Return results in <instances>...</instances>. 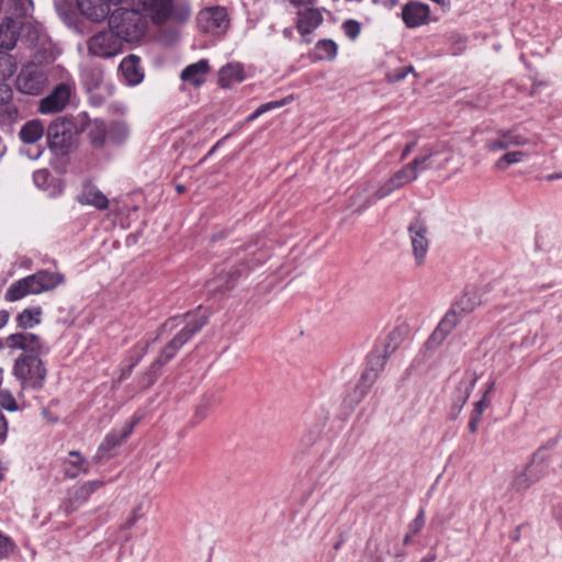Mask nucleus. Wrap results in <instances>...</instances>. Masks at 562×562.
<instances>
[{"mask_svg": "<svg viewBox=\"0 0 562 562\" xmlns=\"http://www.w3.org/2000/svg\"><path fill=\"white\" fill-rule=\"evenodd\" d=\"M442 150L438 146H424L418 156L394 172L390 179L378 189L372 184H368L362 191L358 192V194L353 196L352 205L356 206V212L362 213L378 200H381L390 195L393 191L415 181L418 178V175L427 169L445 168L450 157H447L441 164H434V158Z\"/></svg>", "mask_w": 562, "mask_h": 562, "instance_id": "1", "label": "nucleus"}, {"mask_svg": "<svg viewBox=\"0 0 562 562\" xmlns=\"http://www.w3.org/2000/svg\"><path fill=\"white\" fill-rule=\"evenodd\" d=\"M173 323H176V326L180 324L184 325L166 345L157 360L153 363L151 369L155 371L173 359L181 347L207 324V316L204 314L198 315L187 313L170 319L165 326Z\"/></svg>", "mask_w": 562, "mask_h": 562, "instance_id": "2", "label": "nucleus"}, {"mask_svg": "<svg viewBox=\"0 0 562 562\" xmlns=\"http://www.w3.org/2000/svg\"><path fill=\"white\" fill-rule=\"evenodd\" d=\"M64 280V276L59 272L41 270L12 283L5 293V299L14 302L29 294L47 292L61 284Z\"/></svg>", "mask_w": 562, "mask_h": 562, "instance_id": "3", "label": "nucleus"}, {"mask_svg": "<svg viewBox=\"0 0 562 562\" xmlns=\"http://www.w3.org/2000/svg\"><path fill=\"white\" fill-rule=\"evenodd\" d=\"M109 27L123 42L132 43L139 41L144 36L147 21L138 10L120 8L110 15Z\"/></svg>", "mask_w": 562, "mask_h": 562, "instance_id": "4", "label": "nucleus"}, {"mask_svg": "<svg viewBox=\"0 0 562 562\" xmlns=\"http://www.w3.org/2000/svg\"><path fill=\"white\" fill-rule=\"evenodd\" d=\"M13 373L23 389H40L46 378L41 357L20 355L14 363Z\"/></svg>", "mask_w": 562, "mask_h": 562, "instance_id": "5", "label": "nucleus"}, {"mask_svg": "<svg viewBox=\"0 0 562 562\" xmlns=\"http://www.w3.org/2000/svg\"><path fill=\"white\" fill-rule=\"evenodd\" d=\"M139 422L138 417L127 423L122 429H113L103 439L98 447L95 453V461L99 463L105 462L115 456V450L120 447L133 432L134 427Z\"/></svg>", "mask_w": 562, "mask_h": 562, "instance_id": "6", "label": "nucleus"}, {"mask_svg": "<svg viewBox=\"0 0 562 562\" xmlns=\"http://www.w3.org/2000/svg\"><path fill=\"white\" fill-rule=\"evenodd\" d=\"M123 43L124 42L120 36L109 29V31H102L94 34L89 38L87 45L89 54L102 58H109L121 53Z\"/></svg>", "mask_w": 562, "mask_h": 562, "instance_id": "7", "label": "nucleus"}, {"mask_svg": "<svg viewBox=\"0 0 562 562\" xmlns=\"http://www.w3.org/2000/svg\"><path fill=\"white\" fill-rule=\"evenodd\" d=\"M4 347L8 348L11 352L21 350L22 355L27 356L35 355L41 357L43 353L47 352V347L45 346L42 338L29 331H21L9 335L4 340Z\"/></svg>", "mask_w": 562, "mask_h": 562, "instance_id": "8", "label": "nucleus"}, {"mask_svg": "<svg viewBox=\"0 0 562 562\" xmlns=\"http://www.w3.org/2000/svg\"><path fill=\"white\" fill-rule=\"evenodd\" d=\"M290 5L295 10L296 27L302 35L310 34L323 22V15L314 8L313 0H290Z\"/></svg>", "mask_w": 562, "mask_h": 562, "instance_id": "9", "label": "nucleus"}, {"mask_svg": "<svg viewBox=\"0 0 562 562\" xmlns=\"http://www.w3.org/2000/svg\"><path fill=\"white\" fill-rule=\"evenodd\" d=\"M46 72L36 65L24 66L16 78V88L24 94L37 95L46 87Z\"/></svg>", "mask_w": 562, "mask_h": 562, "instance_id": "10", "label": "nucleus"}, {"mask_svg": "<svg viewBox=\"0 0 562 562\" xmlns=\"http://www.w3.org/2000/svg\"><path fill=\"white\" fill-rule=\"evenodd\" d=\"M389 353L385 352H373L368 360L366 370L363 371L360 381L356 387L358 393L357 402H360L368 393L370 387L376 381L380 372L384 369Z\"/></svg>", "mask_w": 562, "mask_h": 562, "instance_id": "11", "label": "nucleus"}, {"mask_svg": "<svg viewBox=\"0 0 562 562\" xmlns=\"http://www.w3.org/2000/svg\"><path fill=\"white\" fill-rule=\"evenodd\" d=\"M228 15L224 7L206 8L198 14L199 27L205 33L221 34L228 27Z\"/></svg>", "mask_w": 562, "mask_h": 562, "instance_id": "12", "label": "nucleus"}, {"mask_svg": "<svg viewBox=\"0 0 562 562\" xmlns=\"http://www.w3.org/2000/svg\"><path fill=\"white\" fill-rule=\"evenodd\" d=\"M101 486L102 482L90 481L81 486L69 490L67 497L60 504V510L64 513L66 517H69L81 505H83L89 499V497Z\"/></svg>", "mask_w": 562, "mask_h": 562, "instance_id": "13", "label": "nucleus"}, {"mask_svg": "<svg viewBox=\"0 0 562 562\" xmlns=\"http://www.w3.org/2000/svg\"><path fill=\"white\" fill-rule=\"evenodd\" d=\"M122 0H77L78 9L88 19L99 22L105 19L110 12V5L121 2ZM139 4L151 12V18L155 23L161 24L155 19V12L151 8H147L138 0Z\"/></svg>", "mask_w": 562, "mask_h": 562, "instance_id": "14", "label": "nucleus"}, {"mask_svg": "<svg viewBox=\"0 0 562 562\" xmlns=\"http://www.w3.org/2000/svg\"><path fill=\"white\" fill-rule=\"evenodd\" d=\"M408 235L415 261L422 265L429 248L428 228L423 221L415 220L408 226Z\"/></svg>", "mask_w": 562, "mask_h": 562, "instance_id": "15", "label": "nucleus"}, {"mask_svg": "<svg viewBox=\"0 0 562 562\" xmlns=\"http://www.w3.org/2000/svg\"><path fill=\"white\" fill-rule=\"evenodd\" d=\"M71 95V86L59 83L54 90L40 102V112L50 114L63 111L69 102Z\"/></svg>", "mask_w": 562, "mask_h": 562, "instance_id": "16", "label": "nucleus"}, {"mask_svg": "<svg viewBox=\"0 0 562 562\" xmlns=\"http://www.w3.org/2000/svg\"><path fill=\"white\" fill-rule=\"evenodd\" d=\"M147 8L155 12V19L158 22H166L168 19H175L179 22L186 21L190 11L187 8L173 9L171 0H140Z\"/></svg>", "mask_w": 562, "mask_h": 562, "instance_id": "17", "label": "nucleus"}, {"mask_svg": "<svg viewBox=\"0 0 562 562\" xmlns=\"http://www.w3.org/2000/svg\"><path fill=\"white\" fill-rule=\"evenodd\" d=\"M429 5L419 1H409L403 8L401 16L408 29L419 27L429 23Z\"/></svg>", "mask_w": 562, "mask_h": 562, "instance_id": "18", "label": "nucleus"}, {"mask_svg": "<svg viewBox=\"0 0 562 562\" xmlns=\"http://www.w3.org/2000/svg\"><path fill=\"white\" fill-rule=\"evenodd\" d=\"M530 144V139L515 131H502L498 136L493 139H488L485 143V148L488 151L495 153L499 150H506L510 147L526 146Z\"/></svg>", "mask_w": 562, "mask_h": 562, "instance_id": "19", "label": "nucleus"}, {"mask_svg": "<svg viewBox=\"0 0 562 562\" xmlns=\"http://www.w3.org/2000/svg\"><path fill=\"white\" fill-rule=\"evenodd\" d=\"M544 472L546 467L542 462L533 459L526 468L516 473L512 485L517 491H525L531 484L539 481Z\"/></svg>", "mask_w": 562, "mask_h": 562, "instance_id": "20", "label": "nucleus"}, {"mask_svg": "<svg viewBox=\"0 0 562 562\" xmlns=\"http://www.w3.org/2000/svg\"><path fill=\"white\" fill-rule=\"evenodd\" d=\"M77 201L82 205L93 206L99 211H104L109 207V199L95 186L86 183L83 184Z\"/></svg>", "mask_w": 562, "mask_h": 562, "instance_id": "21", "label": "nucleus"}, {"mask_svg": "<svg viewBox=\"0 0 562 562\" xmlns=\"http://www.w3.org/2000/svg\"><path fill=\"white\" fill-rule=\"evenodd\" d=\"M48 144L52 149H65L70 145L71 134L66 123L55 122L47 130Z\"/></svg>", "mask_w": 562, "mask_h": 562, "instance_id": "22", "label": "nucleus"}, {"mask_svg": "<svg viewBox=\"0 0 562 562\" xmlns=\"http://www.w3.org/2000/svg\"><path fill=\"white\" fill-rule=\"evenodd\" d=\"M22 27V23L19 20L5 19L0 24V48L4 50H11L15 47L19 31Z\"/></svg>", "mask_w": 562, "mask_h": 562, "instance_id": "23", "label": "nucleus"}, {"mask_svg": "<svg viewBox=\"0 0 562 562\" xmlns=\"http://www.w3.org/2000/svg\"><path fill=\"white\" fill-rule=\"evenodd\" d=\"M210 70L209 63L206 59H201L194 64L187 66L180 78L184 82H189L194 87H199L204 83L205 77Z\"/></svg>", "mask_w": 562, "mask_h": 562, "instance_id": "24", "label": "nucleus"}, {"mask_svg": "<svg viewBox=\"0 0 562 562\" xmlns=\"http://www.w3.org/2000/svg\"><path fill=\"white\" fill-rule=\"evenodd\" d=\"M81 131L87 132L90 143L95 148H101L108 135L105 124L100 120H86L81 124Z\"/></svg>", "mask_w": 562, "mask_h": 562, "instance_id": "25", "label": "nucleus"}, {"mask_svg": "<svg viewBox=\"0 0 562 562\" xmlns=\"http://www.w3.org/2000/svg\"><path fill=\"white\" fill-rule=\"evenodd\" d=\"M463 316L452 306L438 324L431 336V340L442 341L445 337L458 325Z\"/></svg>", "mask_w": 562, "mask_h": 562, "instance_id": "26", "label": "nucleus"}, {"mask_svg": "<svg viewBox=\"0 0 562 562\" xmlns=\"http://www.w3.org/2000/svg\"><path fill=\"white\" fill-rule=\"evenodd\" d=\"M244 79V69L240 64H227L218 72V82L223 88L239 83Z\"/></svg>", "mask_w": 562, "mask_h": 562, "instance_id": "27", "label": "nucleus"}, {"mask_svg": "<svg viewBox=\"0 0 562 562\" xmlns=\"http://www.w3.org/2000/svg\"><path fill=\"white\" fill-rule=\"evenodd\" d=\"M120 68L131 85H137L143 79V72L139 67V58L135 55L125 57L120 65Z\"/></svg>", "mask_w": 562, "mask_h": 562, "instance_id": "28", "label": "nucleus"}, {"mask_svg": "<svg viewBox=\"0 0 562 562\" xmlns=\"http://www.w3.org/2000/svg\"><path fill=\"white\" fill-rule=\"evenodd\" d=\"M481 303L480 292L477 290H471L465 292L452 306L464 317L480 306Z\"/></svg>", "mask_w": 562, "mask_h": 562, "instance_id": "29", "label": "nucleus"}, {"mask_svg": "<svg viewBox=\"0 0 562 562\" xmlns=\"http://www.w3.org/2000/svg\"><path fill=\"white\" fill-rule=\"evenodd\" d=\"M42 307L34 306L23 310L16 316L18 326L22 329L33 328L41 323Z\"/></svg>", "mask_w": 562, "mask_h": 562, "instance_id": "30", "label": "nucleus"}, {"mask_svg": "<svg viewBox=\"0 0 562 562\" xmlns=\"http://www.w3.org/2000/svg\"><path fill=\"white\" fill-rule=\"evenodd\" d=\"M44 127L40 121L25 123L20 131V138L25 144H34L42 138Z\"/></svg>", "mask_w": 562, "mask_h": 562, "instance_id": "31", "label": "nucleus"}, {"mask_svg": "<svg viewBox=\"0 0 562 562\" xmlns=\"http://www.w3.org/2000/svg\"><path fill=\"white\" fill-rule=\"evenodd\" d=\"M528 156V153L524 150L507 151L495 161L494 169L504 171L509 166L524 161Z\"/></svg>", "mask_w": 562, "mask_h": 562, "instance_id": "32", "label": "nucleus"}, {"mask_svg": "<svg viewBox=\"0 0 562 562\" xmlns=\"http://www.w3.org/2000/svg\"><path fill=\"white\" fill-rule=\"evenodd\" d=\"M130 126L122 121L113 122L109 128V137L116 144L124 143L130 136Z\"/></svg>", "mask_w": 562, "mask_h": 562, "instance_id": "33", "label": "nucleus"}, {"mask_svg": "<svg viewBox=\"0 0 562 562\" xmlns=\"http://www.w3.org/2000/svg\"><path fill=\"white\" fill-rule=\"evenodd\" d=\"M16 70V61L13 56L0 52V81L10 78Z\"/></svg>", "mask_w": 562, "mask_h": 562, "instance_id": "34", "label": "nucleus"}, {"mask_svg": "<svg viewBox=\"0 0 562 562\" xmlns=\"http://www.w3.org/2000/svg\"><path fill=\"white\" fill-rule=\"evenodd\" d=\"M316 53L319 59H334L337 55V45L331 40H322L316 44Z\"/></svg>", "mask_w": 562, "mask_h": 562, "instance_id": "35", "label": "nucleus"}, {"mask_svg": "<svg viewBox=\"0 0 562 562\" xmlns=\"http://www.w3.org/2000/svg\"><path fill=\"white\" fill-rule=\"evenodd\" d=\"M149 347L148 341L138 342L135 345V347L132 350V358L133 361L128 366V372L132 371V369L142 360V358L147 353Z\"/></svg>", "mask_w": 562, "mask_h": 562, "instance_id": "36", "label": "nucleus"}, {"mask_svg": "<svg viewBox=\"0 0 562 562\" xmlns=\"http://www.w3.org/2000/svg\"><path fill=\"white\" fill-rule=\"evenodd\" d=\"M0 406L10 412H14L18 409L15 398L7 390H0Z\"/></svg>", "mask_w": 562, "mask_h": 562, "instance_id": "37", "label": "nucleus"}, {"mask_svg": "<svg viewBox=\"0 0 562 562\" xmlns=\"http://www.w3.org/2000/svg\"><path fill=\"white\" fill-rule=\"evenodd\" d=\"M294 100L293 95H288L281 100H277V101H270V102H267V103H263L259 106L261 113H267L269 111H272V110H276V109H279L281 106H284L289 103H291L292 101Z\"/></svg>", "mask_w": 562, "mask_h": 562, "instance_id": "38", "label": "nucleus"}, {"mask_svg": "<svg viewBox=\"0 0 562 562\" xmlns=\"http://www.w3.org/2000/svg\"><path fill=\"white\" fill-rule=\"evenodd\" d=\"M69 457L71 458L69 460V463L74 467H76L79 471L87 473L89 470L88 461L78 452V451H70Z\"/></svg>", "mask_w": 562, "mask_h": 562, "instance_id": "39", "label": "nucleus"}, {"mask_svg": "<svg viewBox=\"0 0 562 562\" xmlns=\"http://www.w3.org/2000/svg\"><path fill=\"white\" fill-rule=\"evenodd\" d=\"M103 76L100 70H92L85 74V83L89 90L97 89L102 82Z\"/></svg>", "mask_w": 562, "mask_h": 562, "instance_id": "40", "label": "nucleus"}, {"mask_svg": "<svg viewBox=\"0 0 562 562\" xmlns=\"http://www.w3.org/2000/svg\"><path fill=\"white\" fill-rule=\"evenodd\" d=\"M425 525V512L424 509H420L415 517V519L408 525L407 532L416 536L424 527Z\"/></svg>", "mask_w": 562, "mask_h": 562, "instance_id": "41", "label": "nucleus"}, {"mask_svg": "<svg viewBox=\"0 0 562 562\" xmlns=\"http://www.w3.org/2000/svg\"><path fill=\"white\" fill-rule=\"evenodd\" d=\"M344 31L349 38L355 40L360 33V24L355 20H348L344 23Z\"/></svg>", "mask_w": 562, "mask_h": 562, "instance_id": "42", "label": "nucleus"}, {"mask_svg": "<svg viewBox=\"0 0 562 562\" xmlns=\"http://www.w3.org/2000/svg\"><path fill=\"white\" fill-rule=\"evenodd\" d=\"M413 71V67H402L387 74L389 82H398L403 80L409 72Z\"/></svg>", "mask_w": 562, "mask_h": 562, "instance_id": "43", "label": "nucleus"}, {"mask_svg": "<svg viewBox=\"0 0 562 562\" xmlns=\"http://www.w3.org/2000/svg\"><path fill=\"white\" fill-rule=\"evenodd\" d=\"M49 179V172L45 169L37 170L33 173V180L40 188H44Z\"/></svg>", "mask_w": 562, "mask_h": 562, "instance_id": "44", "label": "nucleus"}, {"mask_svg": "<svg viewBox=\"0 0 562 562\" xmlns=\"http://www.w3.org/2000/svg\"><path fill=\"white\" fill-rule=\"evenodd\" d=\"M211 407V400L204 398L203 402L195 409V417L200 420L206 418L209 409Z\"/></svg>", "mask_w": 562, "mask_h": 562, "instance_id": "45", "label": "nucleus"}, {"mask_svg": "<svg viewBox=\"0 0 562 562\" xmlns=\"http://www.w3.org/2000/svg\"><path fill=\"white\" fill-rule=\"evenodd\" d=\"M488 405L490 402L487 401V398H485V396H483L480 401H477L474 404V409L472 414L482 418V415L484 411L488 407Z\"/></svg>", "mask_w": 562, "mask_h": 562, "instance_id": "46", "label": "nucleus"}, {"mask_svg": "<svg viewBox=\"0 0 562 562\" xmlns=\"http://www.w3.org/2000/svg\"><path fill=\"white\" fill-rule=\"evenodd\" d=\"M464 383L467 385H465V393H464V396H463V400H462L463 403L467 402V400L470 396L471 391L474 389V385L476 383V375L474 373L470 374L467 378V381Z\"/></svg>", "mask_w": 562, "mask_h": 562, "instance_id": "47", "label": "nucleus"}, {"mask_svg": "<svg viewBox=\"0 0 562 562\" xmlns=\"http://www.w3.org/2000/svg\"><path fill=\"white\" fill-rule=\"evenodd\" d=\"M140 510H142V505L139 504L138 506H136L133 510H132V514H131V517L127 518V520L125 521L124 526L126 528H131L132 526H134L137 520L139 519L140 517Z\"/></svg>", "mask_w": 562, "mask_h": 562, "instance_id": "48", "label": "nucleus"}, {"mask_svg": "<svg viewBox=\"0 0 562 562\" xmlns=\"http://www.w3.org/2000/svg\"><path fill=\"white\" fill-rule=\"evenodd\" d=\"M12 549V543L9 540V538L4 537L0 533V558L8 554L9 551Z\"/></svg>", "mask_w": 562, "mask_h": 562, "instance_id": "49", "label": "nucleus"}, {"mask_svg": "<svg viewBox=\"0 0 562 562\" xmlns=\"http://www.w3.org/2000/svg\"><path fill=\"white\" fill-rule=\"evenodd\" d=\"M417 145V138H414L412 142H409L403 149L401 154V160H404L407 158V156L413 151V149Z\"/></svg>", "mask_w": 562, "mask_h": 562, "instance_id": "50", "label": "nucleus"}, {"mask_svg": "<svg viewBox=\"0 0 562 562\" xmlns=\"http://www.w3.org/2000/svg\"><path fill=\"white\" fill-rule=\"evenodd\" d=\"M480 422H481V417L472 414L471 419L469 422V430L472 434L476 432Z\"/></svg>", "mask_w": 562, "mask_h": 562, "instance_id": "51", "label": "nucleus"}, {"mask_svg": "<svg viewBox=\"0 0 562 562\" xmlns=\"http://www.w3.org/2000/svg\"><path fill=\"white\" fill-rule=\"evenodd\" d=\"M318 434L317 432H308L302 438V445L310 446L317 439Z\"/></svg>", "mask_w": 562, "mask_h": 562, "instance_id": "52", "label": "nucleus"}, {"mask_svg": "<svg viewBox=\"0 0 562 562\" xmlns=\"http://www.w3.org/2000/svg\"><path fill=\"white\" fill-rule=\"evenodd\" d=\"M400 0H373L375 4L383 5L385 8H393L398 3Z\"/></svg>", "mask_w": 562, "mask_h": 562, "instance_id": "53", "label": "nucleus"}, {"mask_svg": "<svg viewBox=\"0 0 562 562\" xmlns=\"http://www.w3.org/2000/svg\"><path fill=\"white\" fill-rule=\"evenodd\" d=\"M9 314L5 311L0 312V328L4 327L8 323Z\"/></svg>", "mask_w": 562, "mask_h": 562, "instance_id": "54", "label": "nucleus"}, {"mask_svg": "<svg viewBox=\"0 0 562 562\" xmlns=\"http://www.w3.org/2000/svg\"><path fill=\"white\" fill-rule=\"evenodd\" d=\"M558 179H562V172H554V173H550V175L546 176V180H548V181H553V180H558Z\"/></svg>", "mask_w": 562, "mask_h": 562, "instance_id": "55", "label": "nucleus"}, {"mask_svg": "<svg viewBox=\"0 0 562 562\" xmlns=\"http://www.w3.org/2000/svg\"><path fill=\"white\" fill-rule=\"evenodd\" d=\"M260 115H262V113L258 106L257 110L247 117V121H254L257 117H259Z\"/></svg>", "mask_w": 562, "mask_h": 562, "instance_id": "56", "label": "nucleus"}, {"mask_svg": "<svg viewBox=\"0 0 562 562\" xmlns=\"http://www.w3.org/2000/svg\"><path fill=\"white\" fill-rule=\"evenodd\" d=\"M436 559V555L435 554H428L427 557L423 558L420 561L418 562H434Z\"/></svg>", "mask_w": 562, "mask_h": 562, "instance_id": "57", "label": "nucleus"}, {"mask_svg": "<svg viewBox=\"0 0 562 562\" xmlns=\"http://www.w3.org/2000/svg\"><path fill=\"white\" fill-rule=\"evenodd\" d=\"M5 110L9 112V114H12V113L16 114V112H18V111H16V109H15V106H13V105H11V104H8V105L5 106Z\"/></svg>", "mask_w": 562, "mask_h": 562, "instance_id": "58", "label": "nucleus"}, {"mask_svg": "<svg viewBox=\"0 0 562 562\" xmlns=\"http://www.w3.org/2000/svg\"><path fill=\"white\" fill-rule=\"evenodd\" d=\"M494 384H495V383H494V382H492V383L488 385V387L486 389V391L484 392V395H483V396H485V398H487V395H488V394L492 392V390L494 389Z\"/></svg>", "mask_w": 562, "mask_h": 562, "instance_id": "59", "label": "nucleus"}, {"mask_svg": "<svg viewBox=\"0 0 562 562\" xmlns=\"http://www.w3.org/2000/svg\"><path fill=\"white\" fill-rule=\"evenodd\" d=\"M413 537V535L407 532L406 536L404 537V544L407 546Z\"/></svg>", "mask_w": 562, "mask_h": 562, "instance_id": "60", "label": "nucleus"}, {"mask_svg": "<svg viewBox=\"0 0 562 562\" xmlns=\"http://www.w3.org/2000/svg\"><path fill=\"white\" fill-rule=\"evenodd\" d=\"M176 190L179 192V193H182L184 191V186L183 184H178L176 187Z\"/></svg>", "mask_w": 562, "mask_h": 562, "instance_id": "61", "label": "nucleus"}, {"mask_svg": "<svg viewBox=\"0 0 562 562\" xmlns=\"http://www.w3.org/2000/svg\"><path fill=\"white\" fill-rule=\"evenodd\" d=\"M290 34H291V31H290V30H288V29H285V30H284V35H285V36H290Z\"/></svg>", "mask_w": 562, "mask_h": 562, "instance_id": "62", "label": "nucleus"}, {"mask_svg": "<svg viewBox=\"0 0 562 562\" xmlns=\"http://www.w3.org/2000/svg\"><path fill=\"white\" fill-rule=\"evenodd\" d=\"M339 547H340V543H336L334 548L337 550V549H339Z\"/></svg>", "mask_w": 562, "mask_h": 562, "instance_id": "63", "label": "nucleus"}, {"mask_svg": "<svg viewBox=\"0 0 562 562\" xmlns=\"http://www.w3.org/2000/svg\"><path fill=\"white\" fill-rule=\"evenodd\" d=\"M2 346H4V344H2V342L0 341V348H1Z\"/></svg>", "mask_w": 562, "mask_h": 562, "instance_id": "64", "label": "nucleus"}]
</instances>
